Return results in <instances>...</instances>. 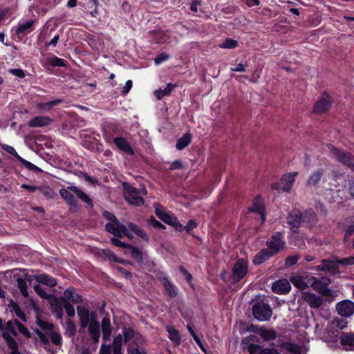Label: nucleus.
I'll return each mask as SVG.
<instances>
[{
  "label": "nucleus",
  "instance_id": "20",
  "mask_svg": "<svg viewBox=\"0 0 354 354\" xmlns=\"http://www.w3.org/2000/svg\"><path fill=\"white\" fill-rule=\"evenodd\" d=\"M53 122V119L48 116H37L28 121L30 127H43L48 126Z\"/></svg>",
  "mask_w": 354,
  "mask_h": 354
},
{
  "label": "nucleus",
  "instance_id": "3",
  "mask_svg": "<svg viewBox=\"0 0 354 354\" xmlns=\"http://www.w3.org/2000/svg\"><path fill=\"white\" fill-rule=\"evenodd\" d=\"M252 313L255 319L264 322L270 318L272 311L267 301L257 300L253 306Z\"/></svg>",
  "mask_w": 354,
  "mask_h": 354
},
{
  "label": "nucleus",
  "instance_id": "15",
  "mask_svg": "<svg viewBox=\"0 0 354 354\" xmlns=\"http://www.w3.org/2000/svg\"><path fill=\"white\" fill-rule=\"evenodd\" d=\"M155 213L160 220L167 224L176 225L178 223L177 219L169 212H167L160 205H156Z\"/></svg>",
  "mask_w": 354,
  "mask_h": 354
},
{
  "label": "nucleus",
  "instance_id": "7",
  "mask_svg": "<svg viewBox=\"0 0 354 354\" xmlns=\"http://www.w3.org/2000/svg\"><path fill=\"white\" fill-rule=\"evenodd\" d=\"M330 152L339 162L349 167L354 171V157L348 153H345L335 148L334 146L328 147Z\"/></svg>",
  "mask_w": 354,
  "mask_h": 354
},
{
  "label": "nucleus",
  "instance_id": "44",
  "mask_svg": "<svg viewBox=\"0 0 354 354\" xmlns=\"http://www.w3.org/2000/svg\"><path fill=\"white\" fill-rule=\"evenodd\" d=\"M341 343L342 345L353 346H354V334L346 333L341 337Z\"/></svg>",
  "mask_w": 354,
  "mask_h": 354
},
{
  "label": "nucleus",
  "instance_id": "30",
  "mask_svg": "<svg viewBox=\"0 0 354 354\" xmlns=\"http://www.w3.org/2000/svg\"><path fill=\"white\" fill-rule=\"evenodd\" d=\"M34 277L39 283L47 286L53 288L57 285V280L46 274H37Z\"/></svg>",
  "mask_w": 354,
  "mask_h": 354
},
{
  "label": "nucleus",
  "instance_id": "49",
  "mask_svg": "<svg viewBox=\"0 0 354 354\" xmlns=\"http://www.w3.org/2000/svg\"><path fill=\"white\" fill-rule=\"evenodd\" d=\"M48 63L52 66H65V62L64 59L57 57H53L48 59Z\"/></svg>",
  "mask_w": 354,
  "mask_h": 354
},
{
  "label": "nucleus",
  "instance_id": "27",
  "mask_svg": "<svg viewBox=\"0 0 354 354\" xmlns=\"http://www.w3.org/2000/svg\"><path fill=\"white\" fill-rule=\"evenodd\" d=\"M275 254L272 251L268 249H263L260 250L254 257L253 263L256 265L263 263L270 257Z\"/></svg>",
  "mask_w": 354,
  "mask_h": 354
},
{
  "label": "nucleus",
  "instance_id": "51",
  "mask_svg": "<svg viewBox=\"0 0 354 354\" xmlns=\"http://www.w3.org/2000/svg\"><path fill=\"white\" fill-rule=\"evenodd\" d=\"M34 290L41 298H44V299L50 298V295L48 294L47 292H46V291L44 290V288L41 286L35 285Z\"/></svg>",
  "mask_w": 354,
  "mask_h": 354
},
{
  "label": "nucleus",
  "instance_id": "6",
  "mask_svg": "<svg viewBox=\"0 0 354 354\" xmlns=\"http://www.w3.org/2000/svg\"><path fill=\"white\" fill-rule=\"evenodd\" d=\"M105 229L108 232L113 234L117 237H121L122 233H123L129 239H131L133 238V234L127 230V226L120 223L118 220L106 223Z\"/></svg>",
  "mask_w": 354,
  "mask_h": 354
},
{
  "label": "nucleus",
  "instance_id": "17",
  "mask_svg": "<svg viewBox=\"0 0 354 354\" xmlns=\"http://www.w3.org/2000/svg\"><path fill=\"white\" fill-rule=\"evenodd\" d=\"M337 264V261L328 259H323L321 262V264L315 266L314 269L317 271H324L335 273L338 269Z\"/></svg>",
  "mask_w": 354,
  "mask_h": 354
},
{
  "label": "nucleus",
  "instance_id": "54",
  "mask_svg": "<svg viewBox=\"0 0 354 354\" xmlns=\"http://www.w3.org/2000/svg\"><path fill=\"white\" fill-rule=\"evenodd\" d=\"M286 348L287 350L293 353H299L301 351L300 346H299L297 344L292 343L288 344L286 346Z\"/></svg>",
  "mask_w": 354,
  "mask_h": 354
},
{
  "label": "nucleus",
  "instance_id": "58",
  "mask_svg": "<svg viewBox=\"0 0 354 354\" xmlns=\"http://www.w3.org/2000/svg\"><path fill=\"white\" fill-rule=\"evenodd\" d=\"M337 263L339 264L344 265V266L354 265V257L344 258L341 260L337 261Z\"/></svg>",
  "mask_w": 354,
  "mask_h": 354
},
{
  "label": "nucleus",
  "instance_id": "52",
  "mask_svg": "<svg viewBox=\"0 0 354 354\" xmlns=\"http://www.w3.org/2000/svg\"><path fill=\"white\" fill-rule=\"evenodd\" d=\"M110 241H111V243L113 245L117 246V247H120V248H124L128 249L129 246L131 245V244H128V243L122 242L118 239L115 238V237L111 238Z\"/></svg>",
  "mask_w": 354,
  "mask_h": 354
},
{
  "label": "nucleus",
  "instance_id": "60",
  "mask_svg": "<svg viewBox=\"0 0 354 354\" xmlns=\"http://www.w3.org/2000/svg\"><path fill=\"white\" fill-rule=\"evenodd\" d=\"M197 224L194 220H189L187 225L184 227L185 230L188 232L190 233L191 231L196 227Z\"/></svg>",
  "mask_w": 354,
  "mask_h": 354
},
{
  "label": "nucleus",
  "instance_id": "22",
  "mask_svg": "<svg viewBox=\"0 0 354 354\" xmlns=\"http://www.w3.org/2000/svg\"><path fill=\"white\" fill-rule=\"evenodd\" d=\"M15 328H17L18 329V330L24 335H26L28 333V329L23 324H21L18 320H15L13 322L10 321L6 323V331L12 333L14 335H16Z\"/></svg>",
  "mask_w": 354,
  "mask_h": 354
},
{
  "label": "nucleus",
  "instance_id": "25",
  "mask_svg": "<svg viewBox=\"0 0 354 354\" xmlns=\"http://www.w3.org/2000/svg\"><path fill=\"white\" fill-rule=\"evenodd\" d=\"M87 327L91 339L95 343L98 342L100 337V329L99 322L97 321V319H95V321L91 322V324H89L88 326H87Z\"/></svg>",
  "mask_w": 354,
  "mask_h": 354
},
{
  "label": "nucleus",
  "instance_id": "61",
  "mask_svg": "<svg viewBox=\"0 0 354 354\" xmlns=\"http://www.w3.org/2000/svg\"><path fill=\"white\" fill-rule=\"evenodd\" d=\"M169 55L165 53L160 54L154 59V62L156 65L160 64L162 62L168 59Z\"/></svg>",
  "mask_w": 354,
  "mask_h": 354
},
{
  "label": "nucleus",
  "instance_id": "57",
  "mask_svg": "<svg viewBox=\"0 0 354 354\" xmlns=\"http://www.w3.org/2000/svg\"><path fill=\"white\" fill-rule=\"evenodd\" d=\"M333 325L340 329H344L346 327L347 322L344 319H337L334 320Z\"/></svg>",
  "mask_w": 354,
  "mask_h": 354
},
{
  "label": "nucleus",
  "instance_id": "55",
  "mask_svg": "<svg viewBox=\"0 0 354 354\" xmlns=\"http://www.w3.org/2000/svg\"><path fill=\"white\" fill-rule=\"evenodd\" d=\"M299 259V256L297 254L288 257L286 259V264L287 266H293L297 263V262Z\"/></svg>",
  "mask_w": 354,
  "mask_h": 354
},
{
  "label": "nucleus",
  "instance_id": "64",
  "mask_svg": "<svg viewBox=\"0 0 354 354\" xmlns=\"http://www.w3.org/2000/svg\"><path fill=\"white\" fill-rule=\"evenodd\" d=\"M111 346L109 345L102 344L100 348V354H111Z\"/></svg>",
  "mask_w": 354,
  "mask_h": 354
},
{
  "label": "nucleus",
  "instance_id": "31",
  "mask_svg": "<svg viewBox=\"0 0 354 354\" xmlns=\"http://www.w3.org/2000/svg\"><path fill=\"white\" fill-rule=\"evenodd\" d=\"M127 230L129 229L134 232L139 238H140L142 240L147 241H148V236L145 232V231L140 227L138 225L133 223H127Z\"/></svg>",
  "mask_w": 354,
  "mask_h": 354
},
{
  "label": "nucleus",
  "instance_id": "11",
  "mask_svg": "<svg viewBox=\"0 0 354 354\" xmlns=\"http://www.w3.org/2000/svg\"><path fill=\"white\" fill-rule=\"evenodd\" d=\"M37 324L39 329L35 332L44 343H48V333L53 329V325L41 319H37Z\"/></svg>",
  "mask_w": 354,
  "mask_h": 354
},
{
  "label": "nucleus",
  "instance_id": "47",
  "mask_svg": "<svg viewBox=\"0 0 354 354\" xmlns=\"http://www.w3.org/2000/svg\"><path fill=\"white\" fill-rule=\"evenodd\" d=\"M39 190L44 196L48 198H53L55 195L53 189L48 186L39 187Z\"/></svg>",
  "mask_w": 354,
  "mask_h": 354
},
{
  "label": "nucleus",
  "instance_id": "2",
  "mask_svg": "<svg viewBox=\"0 0 354 354\" xmlns=\"http://www.w3.org/2000/svg\"><path fill=\"white\" fill-rule=\"evenodd\" d=\"M124 195L125 199L129 204L135 206H141L144 204L142 196L147 194V189L142 187L140 189L127 185H124Z\"/></svg>",
  "mask_w": 354,
  "mask_h": 354
},
{
  "label": "nucleus",
  "instance_id": "19",
  "mask_svg": "<svg viewBox=\"0 0 354 354\" xmlns=\"http://www.w3.org/2000/svg\"><path fill=\"white\" fill-rule=\"evenodd\" d=\"M302 214L299 210L294 209L288 214L287 223L291 227H298L302 223Z\"/></svg>",
  "mask_w": 354,
  "mask_h": 354
},
{
  "label": "nucleus",
  "instance_id": "14",
  "mask_svg": "<svg viewBox=\"0 0 354 354\" xmlns=\"http://www.w3.org/2000/svg\"><path fill=\"white\" fill-rule=\"evenodd\" d=\"M331 105L330 97L328 94H324L314 106V112L322 113L327 111Z\"/></svg>",
  "mask_w": 354,
  "mask_h": 354
},
{
  "label": "nucleus",
  "instance_id": "39",
  "mask_svg": "<svg viewBox=\"0 0 354 354\" xmlns=\"http://www.w3.org/2000/svg\"><path fill=\"white\" fill-rule=\"evenodd\" d=\"M62 102V100H55L51 102H45V103H39L37 104V108L40 111H50L53 106H57L59 103Z\"/></svg>",
  "mask_w": 354,
  "mask_h": 354
},
{
  "label": "nucleus",
  "instance_id": "26",
  "mask_svg": "<svg viewBox=\"0 0 354 354\" xmlns=\"http://www.w3.org/2000/svg\"><path fill=\"white\" fill-rule=\"evenodd\" d=\"M63 300L70 301L74 303L80 304L82 302V297L80 295L77 293L74 288H68L64 292Z\"/></svg>",
  "mask_w": 354,
  "mask_h": 354
},
{
  "label": "nucleus",
  "instance_id": "53",
  "mask_svg": "<svg viewBox=\"0 0 354 354\" xmlns=\"http://www.w3.org/2000/svg\"><path fill=\"white\" fill-rule=\"evenodd\" d=\"M8 72L18 77L23 78L25 77V73L22 69L20 68H10Z\"/></svg>",
  "mask_w": 354,
  "mask_h": 354
},
{
  "label": "nucleus",
  "instance_id": "4",
  "mask_svg": "<svg viewBox=\"0 0 354 354\" xmlns=\"http://www.w3.org/2000/svg\"><path fill=\"white\" fill-rule=\"evenodd\" d=\"M314 290L318 292L324 296H330L331 291L328 288L331 283V281L328 277L317 278L313 276H310L308 281Z\"/></svg>",
  "mask_w": 354,
  "mask_h": 354
},
{
  "label": "nucleus",
  "instance_id": "10",
  "mask_svg": "<svg viewBox=\"0 0 354 354\" xmlns=\"http://www.w3.org/2000/svg\"><path fill=\"white\" fill-rule=\"evenodd\" d=\"M247 261L241 259L234 264L232 270V278L234 281H239L248 272Z\"/></svg>",
  "mask_w": 354,
  "mask_h": 354
},
{
  "label": "nucleus",
  "instance_id": "45",
  "mask_svg": "<svg viewBox=\"0 0 354 354\" xmlns=\"http://www.w3.org/2000/svg\"><path fill=\"white\" fill-rule=\"evenodd\" d=\"M238 46V41L232 39H226L223 42L219 44L222 48L233 49Z\"/></svg>",
  "mask_w": 354,
  "mask_h": 354
},
{
  "label": "nucleus",
  "instance_id": "34",
  "mask_svg": "<svg viewBox=\"0 0 354 354\" xmlns=\"http://www.w3.org/2000/svg\"><path fill=\"white\" fill-rule=\"evenodd\" d=\"M324 175V170L320 169L313 174L309 176L307 180V185L309 186H316L320 182L322 176Z\"/></svg>",
  "mask_w": 354,
  "mask_h": 354
},
{
  "label": "nucleus",
  "instance_id": "62",
  "mask_svg": "<svg viewBox=\"0 0 354 354\" xmlns=\"http://www.w3.org/2000/svg\"><path fill=\"white\" fill-rule=\"evenodd\" d=\"M348 190L350 196L352 198H354V179H351L348 180V185L346 187Z\"/></svg>",
  "mask_w": 354,
  "mask_h": 354
},
{
  "label": "nucleus",
  "instance_id": "41",
  "mask_svg": "<svg viewBox=\"0 0 354 354\" xmlns=\"http://www.w3.org/2000/svg\"><path fill=\"white\" fill-rule=\"evenodd\" d=\"M129 253L131 256V257L135 260L138 263H142V260H143V258H142V253L141 252V251L136 247L132 245H130L129 246Z\"/></svg>",
  "mask_w": 354,
  "mask_h": 354
},
{
  "label": "nucleus",
  "instance_id": "1",
  "mask_svg": "<svg viewBox=\"0 0 354 354\" xmlns=\"http://www.w3.org/2000/svg\"><path fill=\"white\" fill-rule=\"evenodd\" d=\"M73 194H75L79 199L86 203L91 208L93 207L91 199L84 192L75 185H70L66 188L61 189L59 194L68 205V209L71 212H77L80 208L78 202L75 199Z\"/></svg>",
  "mask_w": 354,
  "mask_h": 354
},
{
  "label": "nucleus",
  "instance_id": "33",
  "mask_svg": "<svg viewBox=\"0 0 354 354\" xmlns=\"http://www.w3.org/2000/svg\"><path fill=\"white\" fill-rule=\"evenodd\" d=\"M101 326L103 339H109L112 331L110 319L108 317H104L102 320Z\"/></svg>",
  "mask_w": 354,
  "mask_h": 354
},
{
  "label": "nucleus",
  "instance_id": "63",
  "mask_svg": "<svg viewBox=\"0 0 354 354\" xmlns=\"http://www.w3.org/2000/svg\"><path fill=\"white\" fill-rule=\"evenodd\" d=\"M132 85H133V83H132L131 80L127 81L124 86L123 87V88L122 90V93L123 95H127L129 93V91H130V89L131 88Z\"/></svg>",
  "mask_w": 354,
  "mask_h": 354
},
{
  "label": "nucleus",
  "instance_id": "24",
  "mask_svg": "<svg viewBox=\"0 0 354 354\" xmlns=\"http://www.w3.org/2000/svg\"><path fill=\"white\" fill-rule=\"evenodd\" d=\"M249 210L251 212H257L261 216L262 222L265 221V208L263 206V201L260 196H257L254 198L253 204L252 207L249 208Z\"/></svg>",
  "mask_w": 354,
  "mask_h": 354
},
{
  "label": "nucleus",
  "instance_id": "50",
  "mask_svg": "<svg viewBox=\"0 0 354 354\" xmlns=\"http://www.w3.org/2000/svg\"><path fill=\"white\" fill-rule=\"evenodd\" d=\"M64 308L66 310V313H67V315L70 317H73L75 314V308L73 307V306L72 304H71L68 301H65L64 302Z\"/></svg>",
  "mask_w": 354,
  "mask_h": 354
},
{
  "label": "nucleus",
  "instance_id": "56",
  "mask_svg": "<svg viewBox=\"0 0 354 354\" xmlns=\"http://www.w3.org/2000/svg\"><path fill=\"white\" fill-rule=\"evenodd\" d=\"M183 168V165L180 160H176L170 164L169 169L176 170L181 169Z\"/></svg>",
  "mask_w": 354,
  "mask_h": 354
},
{
  "label": "nucleus",
  "instance_id": "37",
  "mask_svg": "<svg viewBox=\"0 0 354 354\" xmlns=\"http://www.w3.org/2000/svg\"><path fill=\"white\" fill-rule=\"evenodd\" d=\"M175 86H176L175 84H172L169 83L167 85V86L164 89L156 90L153 92L154 95L156 97V98L158 100H160L165 96L169 95Z\"/></svg>",
  "mask_w": 354,
  "mask_h": 354
},
{
  "label": "nucleus",
  "instance_id": "36",
  "mask_svg": "<svg viewBox=\"0 0 354 354\" xmlns=\"http://www.w3.org/2000/svg\"><path fill=\"white\" fill-rule=\"evenodd\" d=\"M302 221L310 225H314L317 221V215L313 209H308L302 214Z\"/></svg>",
  "mask_w": 354,
  "mask_h": 354
},
{
  "label": "nucleus",
  "instance_id": "9",
  "mask_svg": "<svg viewBox=\"0 0 354 354\" xmlns=\"http://www.w3.org/2000/svg\"><path fill=\"white\" fill-rule=\"evenodd\" d=\"M283 234L281 232L274 234L272 237L266 242V245L269 250L274 254L279 252L285 246Z\"/></svg>",
  "mask_w": 354,
  "mask_h": 354
},
{
  "label": "nucleus",
  "instance_id": "18",
  "mask_svg": "<svg viewBox=\"0 0 354 354\" xmlns=\"http://www.w3.org/2000/svg\"><path fill=\"white\" fill-rule=\"evenodd\" d=\"M28 283L29 285L31 283V276L30 275H25L24 277H17L16 279V286L24 297H28Z\"/></svg>",
  "mask_w": 354,
  "mask_h": 354
},
{
  "label": "nucleus",
  "instance_id": "5",
  "mask_svg": "<svg viewBox=\"0 0 354 354\" xmlns=\"http://www.w3.org/2000/svg\"><path fill=\"white\" fill-rule=\"evenodd\" d=\"M297 174L298 173L296 171L290 172L285 174L282 176L279 182L274 183L271 185L272 189L285 192H289L292 187V185L295 180V177L297 176Z\"/></svg>",
  "mask_w": 354,
  "mask_h": 354
},
{
  "label": "nucleus",
  "instance_id": "13",
  "mask_svg": "<svg viewBox=\"0 0 354 354\" xmlns=\"http://www.w3.org/2000/svg\"><path fill=\"white\" fill-rule=\"evenodd\" d=\"M302 298L304 301L308 303L309 306L313 308H319L323 302L322 299L319 296L308 291L304 292L302 293Z\"/></svg>",
  "mask_w": 354,
  "mask_h": 354
},
{
  "label": "nucleus",
  "instance_id": "23",
  "mask_svg": "<svg viewBox=\"0 0 354 354\" xmlns=\"http://www.w3.org/2000/svg\"><path fill=\"white\" fill-rule=\"evenodd\" d=\"M113 143L116 147L128 155H133L134 152L127 140L122 137H117L113 139Z\"/></svg>",
  "mask_w": 354,
  "mask_h": 354
},
{
  "label": "nucleus",
  "instance_id": "59",
  "mask_svg": "<svg viewBox=\"0 0 354 354\" xmlns=\"http://www.w3.org/2000/svg\"><path fill=\"white\" fill-rule=\"evenodd\" d=\"M124 341L127 342L133 336V331L130 328H124L123 330Z\"/></svg>",
  "mask_w": 354,
  "mask_h": 354
},
{
  "label": "nucleus",
  "instance_id": "42",
  "mask_svg": "<svg viewBox=\"0 0 354 354\" xmlns=\"http://www.w3.org/2000/svg\"><path fill=\"white\" fill-rule=\"evenodd\" d=\"M167 330L169 333V339L174 343L178 344L180 341V336L178 331L173 326H167Z\"/></svg>",
  "mask_w": 354,
  "mask_h": 354
},
{
  "label": "nucleus",
  "instance_id": "32",
  "mask_svg": "<svg viewBox=\"0 0 354 354\" xmlns=\"http://www.w3.org/2000/svg\"><path fill=\"white\" fill-rule=\"evenodd\" d=\"M3 336L6 341L7 345L10 350V354L18 353V344L17 342L10 335L9 332H3Z\"/></svg>",
  "mask_w": 354,
  "mask_h": 354
},
{
  "label": "nucleus",
  "instance_id": "38",
  "mask_svg": "<svg viewBox=\"0 0 354 354\" xmlns=\"http://www.w3.org/2000/svg\"><path fill=\"white\" fill-rule=\"evenodd\" d=\"M9 308L15 314L17 317H18L22 321L26 322L27 319L25 313L21 310L20 307L17 303L11 301L9 304Z\"/></svg>",
  "mask_w": 354,
  "mask_h": 354
},
{
  "label": "nucleus",
  "instance_id": "46",
  "mask_svg": "<svg viewBox=\"0 0 354 354\" xmlns=\"http://www.w3.org/2000/svg\"><path fill=\"white\" fill-rule=\"evenodd\" d=\"M50 339L52 342L55 345L62 344V336L60 333L55 331L53 329L48 333V339Z\"/></svg>",
  "mask_w": 354,
  "mask_h": 354
},
{
  "label": "nucleus",
  "instance_id": "8",
  "mask_svg": "<svg viewBox=\"0 0 354 354\" xmlns=\"http://www.w3.org/2000/svg\"><path fill=\"white\" fill-rule=\"evenodd\" d=\"M77 315L80 318V326L85 328L91 322L97 319V314L95 312H90L84 306H79L77 308Z\"/></svg>",
  "mask_w": 354,
  "mask_h": 354
},
{
  "label": "nucleus",
  "instance_id": "48",
  "mask_svg": "<svg viewBox=\"0 0 354 354\" xmlns=\"http://www.w3.org/2000/svg\"><path fill=\"white\" fill-rule=\"evenodd\" d=\"M17 159L22 163V165L26 167L28 169L30 170V171H39V169L35 165H33L32 163H31L30 162L24 159L23 158H21V156H17Z\"/></svg>",
  "mask_w": 354,
  "mask_h": 354
},
{
  "label": "nucleus",
  "instance_id": "28",
  "mask_svg": "<svg viewBox=\"0 0 354 354\" xmlns=\"http://www.w3.org/2000/svg\"><path fill=\"white\" fill-rule=\"evenodd\" d=\"M310 276L301 277V276H294L291 277L290 281L292 284L297 288L304 290L308 287H310V284H308V281L310 279Z\"/></svg>",
  "mask_w": 354,
  "mask_h": 354
},
{
  "label": "nucleus",
  "instance_id": "21",
  "mask_svg": "<svg viewBox=\"0 0 354 354\" xmlns=\"http://www.w3.org/2000/svg\"><path fill=\"white\" fill-rule=\"evenodd\" d=\"M35 20L30 19L26 22L20 23L16 30L18 36H25L34 30Z\"/></svg>",
  "mask_w": 354,
  "mask_h": 354
},
{
  "label": "nucleus",
  "instance_id": "43",
  "mask_svg": "<svg viewBox=\"0 0 354 354\" xmlns=\"http://www.w3.org/2000/svg\"><path fill=\"white\" fill-rule=\"evenodd\" d=\"M65 335L68 337H73L76 333V326L73 321L68 320L65 326Z\"/></svg>",
  "mask_w": 354,
  "mask_h": 354
},
{
  "label": "nucleus",
  "instance_id": "16",
  "mask_svg": "<svg viewBox=\"0 0 354 354\" xmlns=\"http://www.w3.org/2000/svg\"><path fill=\"white\" fill-rule=\"evenodd\" d=\"M290 289L291 286L286 279H279L274 282L272 286V291L279 295L286 294L290 291Z\"/></svg>",
  "mask_w": 354,
  "mask_h": 354
},
{
  "label": "nucleus",
  "instance_id": "35",
  "mask_svg": "<svg viewBox=\"0 0 354 354\" xmlns=\"http://www.w3.org/2000/svg\"><path fill=\"white\" fill-rule=\"evenodd\" d=\"M259 336L266 341L273 340L276 338V332L271 329L261 328L258 330Z\"/></svg>",
  "mask_w": 354,
  "mask_h": 354
},
{
  "label": "nucleus",
  "instance_id": "12",
  "mask_svg": "<svg viewBox=\"0 0 354 354\" xmlns=\"http://www.w3.org/2000/svg\"><path fill=\"white\" fill-rule=\"evenodd\" d=\"M338 313L344 317H348L354 313V303L350 300H344L337 304Z\"/></svg>",
  "mask_w": 354,
  "mask_h": 354
},
{
  "label": "nucleus",
  "instance_id": "29",
  "mask_svg": "<svg viewBox=\"0 0 354 354\" xmlns=\"http://www.w3.org/2000/svg\"><path fill=\"white\" fill-rule=\"evenodd\" d=\"M160 280L169 297H175L177 296L178 290L176 287L167 278L162 277Z\"/></svg>",
  "mask_w": 354,
  "mask_h": 354
},
{
  "label": "nucleus",
  "instance_id": "40",
  "mask_svg": "<svg viewBox=\"0 0 354 354\" xmlns=\"http://www.w3.org/2000/svg\"><path fill=\"white\" fill-rule=\"evenodd\" d=\"M192 136L190 133H186L181 137L176 142V147L178 150H182L189 145L191 142Z\"/></svg>",
  "mask_w": 354,
  "mask_h": 354
}]
</instances>
